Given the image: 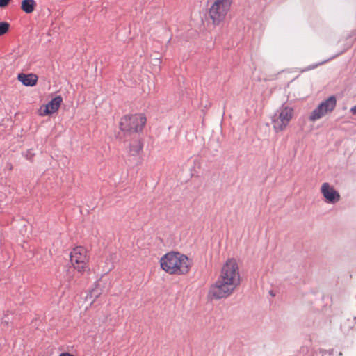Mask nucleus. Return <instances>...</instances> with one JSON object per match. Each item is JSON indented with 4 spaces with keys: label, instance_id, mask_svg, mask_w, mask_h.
<instances>
[{
    "label": "nucleus",
    "instance_id": "nucleus-1",
    "mask_svg": "<svg viewBox=\"0 0 356 356\" xmlns=\"http://www.w3.org/2000/svg\"><path fill=\"white\" fill-rule=\"evenodd\" d=\"M240 282L241 276L236 261L228 259L223 265L218 278L211 286L209 294L216 300L226 298L233 293Z\"/></svg>",
    "mask_w": 356,
    "mask_h": 356
},
{
    "label": "nucleus",
    "instance_id": "nucleus-2",
    "mask_svg": "<svg viewBox=\"0 0 356 356\" xmlns=\"http://www.w3.org/2000/svg\"><path fill=\"white\" fill-rule=\"evenodd\" d=\"M146 120V117L142 113L126 115L121 118L120 128L123 132L138 133L142 131Z\"/></svg>",
    "mask_w": 356,
    "mask_h": 356
},
{
    "label": "nucleus",
    "instance_id": "nucleus-3",
    "mask_svg": "<svg viewBox=\"0 0 356 356\" xmlns=\"http://www.w3.org/2000/svg\"><path fill=\"white\" fill-rule=\"evenodd\" d=\"M234 0H216L209 10V15L214 25L225 20Z\"/></svg>",
    "mask_w": 356,
    "mask_h": 356
},
{
    "label": "nucleus",
    "instance_id": "nucleus-4",
    "mask_svg": "<svg viewBox=\"0 0 356 356\" xmlns=\"http://www.w3.org/2000/svg\"><path fill=\"white\" fill-rule=\"evenodd\" d=\"M293 115V109L282 105L271 116V123L275 132L283 131L289 125Z\"/></svg>",
    "mask_w": 356,
    "mask_h": 356
},
{
    "label": "nucleus",
    "instance_id": "nucleus-5",
    "mask_svg": "<svg viewBox=\"0 0 356 356\" xmlns=\"http://www.w3.org/2000/svg\"><path fill=\"white\" fill-rule=\"evenodd\" d=\"M70 262L75 270L83 274L89 270V256L87 250L83 246L75 247L70 254Z\"/></svg>",
    "mask_w": 356,
    "mask_h": 356
},
{
    "label": "nucleus",
    "instance_id": "nucleus-6",
    "mask_svg": "<svg viewBox=\"0 0 356 356\" xmlns=\"http://www.w3.org/2000/svg\"><path fill=\"white\" fill-rule=\"evenodd\" d=\"M337 104V99L334 95L330 96L325 100L323 101L309 115L310 121H316L323 116L325 115L327 113L332 112Z\"/></svg>",
    "mask_w": 356,
    "mask_h": 356
},
{
    "label": "nucleus",
    "instance_id": "nucleus-7",
    "mask_svg": "<svg viewBox=\"0 0 356 356\" xmlns=\"http://www.w3.org/2000/svg\"><path fill=\"white\" fill-rule=\"evenodd\" d=\"M176 257H177V252H170L163 255L160 259L161 268L170 275H177Z\"/></svg>",
    "mask_w": 356,
    "mask_h": 356
},
{
    "label": "nucleus",
    "instance_id": "nucleus-8",
    "mask_svg": "<svg viewBox=\"0 0 356 356\" xmlns=\"http://www.w3.org/2000/svg\"><path fill=\"white\" fill-rule=\"evenodd\" d=\"M321 192L325 199V202L330 204H335L340 200V194L329 183L322 184Z\"/></svg>",
    "mask_w": 356,
    "mask_h": 356
},
{
    "label": "nucleus",
    "instance_id": "nucleus-9",
    "mask_svg": "<svg viewBox=\"0 0 356 356\" xmlns=\"http://www.w3.org/2000/svg\"><path fill=\"white\" fill-rule=\"evenodd\" d=\"M177 256L175 259V266H177L176 273L177 275H186L187 274L191 267L192 262L188 257L180 252H177Z\"/></svg>",
    "mask_w": 356,
    "mask_h": 356
},
{
    "label": "nucleus",
    "instance_id": "nucleus-10",
    "mask_svg": "<svg viewBox=\"0 0 356 356\" xmlns=\"http://www.w3.org/2000/svg\"><path fill=\"white\" fill-rule=\"evenodd\" d=\"M17 79L24 86L31 87L36 85L38 79V76L32 73L28 74L20 73L18 74Z\"/></svg>",
    "mask_w": 356,
    "mask_h": 356
},
{
    "label": "nucleus",
    "instance_id": "nucleus-11",
    "mask_svg": "<svg viewBox=\"0 0 356 356\" xmlns=\"http://www.w3.org/2000/svg\"><path fill=\"white\" fill-rule=\"evenodd\" d=\"M63 99L60 96L53 98L47 105L44 110V114H51L57 111L60 106Z\"/></svg>",
    "mask_w": 356,
    "mask_h": 356
},
{
    "label": "nucleus",
    "instance_id": "nucleus-12",
    "mask_svg": "<svg viewBox=\"0 0 356 356\" xmlns=\"http://www.w3.org/2000/svg\"><path fill=\"white\" fill-rule=\"evenodd\" d=\"M143 148V142L142 139L137 138L133 140L129 145V152L132 156L138 155Z\"/></svg>",
    "mask_w": 356,
    "mask_h": 356
},
{
    "label": "nucleus",
    "instance_id": "nucleus-13",
    "mask_svg": "<svg viewBox=\"0 0 356 356\" xmlns=\"http://www.w3.org/2000/svg\"><path fill=\"white\" fill-rule=\"evenodd\" d=\"M36 3L34 0H23L21 4L22 10L26 13H31L35 6Z\"/></svg>",
    "mask_w": 356,
    "mask_h": 356
},
{
    "label": "nucleus",
    "instance_id": "nucleus-14",
    "mask_svg": "<svg viewBox=\"0 0 356 356\" xmlns=\"http://www.w3.org/2000/svg\"><path fill=\"white\" fill-rule=\"evenodd\" d=\"M9 29V24L6 22H0V36L5 34Z\"/></svg>",
    "mask_w": 356,
    "mask_h": 356
},
{
    "label": "nucleus",
    "instance_id": "nucleus-15",
    "mask_svg": "<svg viewBox=\"0 0 356 356\" xmlns=\"http://www.w3.org/2000/svg\"><path fill=\"white\" fill-rule=\"evenodd\" d=\"M99 295V292L96 289H92L89 294L87 296V297H89L90 299L93 298V300H95Z\"/></svg>",
    "mask_w": 356,
    "mask_h": 356
},
{
    "label": "nucleus",
    "instance_id": "nucleus-16",
    "mask_svg": "<svg viewBox=\"0 0 356 356\" xmlns=\"http://www.w3.org/2000/svg\"><path fill=\"white\" fill-rule=\"evenodd\" d=\"M1 323L5 325H8V324H9V318H8V315H4L3 318H2Z\"/></svg>",
    "mask_w": 356,
    "mask_h": 356
},
{
    "label": "nucleus",
    "instance_id": "nucleus-17",
    "mask_svg": "<svg viewBox=\"0 0 356 356\" xmlns=\"http://www.w3.org/2000/svg\"><path fill=\"white\" fill-rule=\"evenodd\" d=\"M10 0H0V7H5L7 6Z\"/></svg>",
    "mask_w": 356,
    "mask_h": 356
},
{
    "label": "nucleus",
    "instance_id": "nucleus-18",
    "mask_svg": "<svg viewBox=\"0 0 356 356\" xmlns=\"http://www.w3.org/2000/svg\"><path fill=\"white\" fill-rule=\"evenodd\" d=\"M350 111L353 115H356V105L353 106Z\"/></svg>",
    "mask_w": 356,
    "mask_h": 356
},
{
    "label": "nucleus",
    "instance_id": "nucleus-19",
    "mask_svg": "<svg viewBox=\"0 0 356 356\" xmlns=\"http://www.w3.org/2000/svg\"><path fill=\"white\" fill-rule=\"evenodd\" d=\"M59 356H74L72 354H70L69 353H62L59 355Z\"/></svg>",
    "mask_w": 356,
    "mask_h": 356
},
{
    "label": "nucleus",
    "instance_id": "nucleus-20",
    "mask_svg": "<svg viewBox=\"0 0 356 356\" xmlns=\"http://www.w3.org/2000/svg\"><path fill=\"white\" fill-rule=\"evenodd\" d=\"M318 65V64H316V65H315L312 66V67H309V70H311V69H314V68H315L316 67H317Z\"/></svg>",
    "mask_w": 356,
    "mask_h": 356
},
{
    "label": "nucleus",
    "instance_id": "nucleus-21",
    "mask_svg": "<svg viewBox=\"0 0 356 356\" xmlns=\"http://www.w3.org/2000/svg\"><path fill=\"white\" fill-rule=\"evenodd\" d=\"M326 62H327V60H324V61H323V62L320 63V64H323V63H326Z\"/></svg>",
    "mask_w": 356,
    "mask_h": 356
}]
</instances>
